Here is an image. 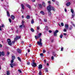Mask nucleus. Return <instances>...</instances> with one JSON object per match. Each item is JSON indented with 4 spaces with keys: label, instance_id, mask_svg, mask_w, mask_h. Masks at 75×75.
<instances>
[{
    "label": "nucleus",
    "instance_id": "nucleus-49",
    "mask_svg": "<svg viewBox=\"0 0 75 75\" xmlns=\"http://www.w3.org/2000/svg\"><path fill=\"white\" fill-rule=\"evenodd\" d=\"M44 22H45V23L47 22V19H44Z\"/></svg>",
    "mask_w": 75,
    "mask_h": 75
},
{
    "label": "nucleus",
    "instance_id": "nucleus-62",
    "mask_svg": "<svg viewBox=\"0 0 75 75\" xmlns=\"http://www.w3.org/2000/svg\"><path fill=\"white\" fill-rule=\"evenodd\" d=\"M30 62H28L27 63V65H30Z\"/></svg>",
    "mask_w": 75,
    "mask_h": 75
},
{
    "label": "nucleus",
    "instance_id": "nucleus-22",
    "mask_svg": "<svg viewBox=\"0 0 75 75\" xmlns=\"http://www.w3.org/2000/svg\"><path fill=\"white\" fill-rule=\"evenodd\" d=\"M27 6L29 8H31V6L29 4H27Z\"/></svg>",
    "mask_w": 75,
    "mask_h": 75
},
{
    "label": "nucleus",
    "instance_id": "nucleus-46",
    "mask_svg": "<svg viewBox=\"0 0 75 75\" xmlns=\"http://www.w3.org/2000/svg\"><path fill=\"white\" fill-rule=\"evenodd\" d=\"M24 21H22V25H24Z\"/></svg>",
    "mask_w": 75,
    "mask_h": 75
},
{
    "label": "nucleus",
    "instance_id": "nucleus-51",
    "mask_svg": "<svg viewBox=\"0 0 75 75\" xmlns=\"http://www.w3.org/2000/svg\"><path fill=\"white\" fill-rule=\"evenodd\" d=\"M39 42H42V39H41V38L40 39Z\"/></svg>",
    "mask_w": 75,
    "mask_h": 75
},
{
    "label": "nucleus",
    "instance_id": "nucleus-48",
    "mask_svg": "<svg viewBox=\"0 0 75 75\" xmlns=\"http://www.w3.org/2000/svg\"><path fill=\"white\" fill-rule=\"evenodd\" d=\"M61 25L62 26H64V23H62L61 24Z\"/></svg>",
    "mask_w": 75,
    "mask_h": 75
},
{
    "label": "nucleus",
    "instance_id": "nucleus-37",
    "mask_svg": "<svg viewBox=\"0 0 75 75\" xmlns=\"http://www.w3.org/2000/svg\"><path fill=\"white\" fill-rule=\"evenodd\" d=\"M18 40V39L17 38V37L15 38L14 39L15 41H17V40Z\"/></svg>",
    "mask_w": 75,
    "mask_h": 75
},
{
    "label": "nucleus",
    "instance_id": "nucleus-52",
    "mask_svg": "<svg viewBox=\"0 0 75 75\" xmlns=\"http://www.w3.org/2000/svg\"><path fill=\"white\" fill-rule=\"evenodd\" d=\"M1 27H4V24H2V26H1Z\"/></svg>",
    "mask_w": 75,
    "mask_h": 75
},
{
    "label": "nucleus",
    "instance_id": "nucleus-39",
    "mask_svg": "<svg viewBox=\"0 0 75 75\" xmlns=\"http://www.w3.org/2000/svg\"><path fill=\"white\" fill-rule=\"evenodd\" d=\"M15 42H16L15 41L13 40L12 41V43L13 44H14V43H15Z\"/></svg>",
    "mask_w": 75,
    "mask_h": 75
},
{
    "label": "nucleus",
    "instance_id": "nucleus-30",
    "mask_svg": "<svg viewBox=\"0 0 75 75\" xmlns=\"http://www.w3.org/2000/svg\"><path fill=\"white\" fill-rule=\"evenodd\" d=\"M34 23V20L32 19V20L31 21V24H33Z\"/></svg>",
    "mask_w": 75,
    "mask_h": 75
},
{
    "label": "nucleus",
    "instance_id": "nucleus-41",
    "mask_svg": "<svg viewBox=\"0 0 75 75\" xmlns=\"http://www.w3.org/2000/svg\"><path fill=\"white\" fill-rule=\"evenodd\" d=\"M45 71L46 72H48V69H47V68H46L45 69Z\"/></svg>",
    "mask_w": 75,
    "mask_h": 75
},
{
    "label": "nucleus",
    "instance_id": "nucleus-20",
    "mask_svg": "<svg viewBox=\"0 0 75 75\" xmlns=\"http://www.w3.org/2000/svg\"><path fill=\"white\" fill-rule=\"evenodd\" d=\"M10 71H7L6 72V75H10Z\"/></svg>",
    "mask_w": 75,
    "mask_h": 75
},
{
    "label": "nucleus",
    "instance_id": "nucleus-4",
    "mask_svg": "<svg viewBox=\"0 0 75 75\" xmlns=\"http://www.w3.org/2000/svg\"><path fill=\"white\" fill-rule=\"evenodd\" d=\"M47 7H50V8L53 11H55V9L54 6H51V5H49V6H47Z\"/></svg>",
    "mask_w": 75,
    "mask_h": 75
},
{
    "label": "nucleus",
    "instance_id": "nucleus-27",
    "mask_svg": "<svg viewBox=\"0 0 75 75\" xmlns=\"http://www.w3.org/2000/svg\"><path fill=\"white\" fill-rule=\"evenodd\" d=\"M39 7H40V8H42V5H41V4H39Z\"/></svg>",
    "mask_w": 75,
    "mask_h": 75
},
{
    "label": "nucleus",
    "instance_id": "nucleus-15",
    "mask_svg": "<svg viewBox=\"0 0 75 75\" xmlns=\"http://www.w3.org/2000/svg\"><path fill=\"white\" fill-rule=\"evenodd\" d=\"M21 6H22V9H24V5L23 4H21Z\"/></svg>",
    "mask_w": 75,
    "mask_h": 75
},
{
    "label": "nucleus",
    "instance_id": "nucleus-10",
    "mask_svg": "<svg viewBox=\"0 0 75 75\" xmlns=\"http://www.w3.org/2000/svg\"><path fill=\"white\" fill-rule=\"evenodd\" d=\"M42 65L41 64H40L39 65V67H38V68L40 69H42Z\"/></svg>",
    "mask_w": 75,
    "mask_h": 75
},
{
    "label": "nucleus",
    "instance_id": "nucleus-26",
    "mask_svg": "<svg viewBox=\"0 0 75 75\" xmlns=\"http://www.w3.org/2000/svg\"><path fill=\"white\" fill-rule=\"evenodd\" d=\"M71 12L72 13H74V10L72 9H71Z\"/></svg>",
    "mask_w": 75,
    "mask_h": 75
},
{
    "label": "nucleus",
    "instance_id": "nucleus-54",
    "mask_svg": "<svg viewBox=\"0 0 75 75\" xmlns=\"http://www.w3.org/2000/svg\"><path fill=\"white\" fill-rule=\"evenodd\" d=\"M63 50H64V48L63 47H62L61 48V51H63Z\"/></svg>",
    "mask_w": 75,
    "mask_h": 75
},
{
    "label": "nucleus",
    "instance_id": "nucleus-7",
    "mask_svg": "<svg viewBox=\"0 0 75 75\" xmlns=\"http://www.w3.org/2000/svg\"><path fill=\"white\" fill-rule=\"evenodd\" d=\"M65 28L67 30H68V28H69V25H68V24H65Z\"/></svg>",
    "mask_w": 75,
    "mask_h": 75
},
{
    "label": "nucleus",
    "instance_id": "nucleus-25",
    "mask_svg": "<svg viewBox=\"0 0 75 75\" xmlns=\"http://www.w3.org/2000/svg\"><path fill=\"white\" fill-rule=\"evenodd\" d=\"M53 55L54 56V57H56V54L55 53V52H53Z\"/></svg>",
    "mask_w": 75,
    "mask_h": 75
},
{
    "label": "nucleus",
    "instance_id": "nucleus-13",
    "mask_svg": "<svg viewBox=\"0 0 75 75\" xmlns=\"http://www.w3.org/2000/svg\"><path fill=\"white\" fill-rule=\"evenodd\" d=\"M7 15L8 16V17H10V13L8 11H7Z\"/></svg>",
    "mask_w": 75,
    "mask_h": 75
},
{
    "label": "nucleus",
    "instance_id": "nucleus-31",
    "mask_svg": "<svg viewBox=\"0 0 75 75\" xmlns=\"http://www.w3.org/2000/svg\"><path fill=\"white\" fill-rule=\"evenodd\" d=\"M16 37L18 39H20L21 38V36H17Z\"/></svg>",
    "mask_w": 75,
    "mask_h": 75
},
{
    "label": "nucleus",
    "instance_id": "nucleus-61",
    "mask_svg": "<svg viewBox=\"0 0 75 75\" xmlns=\"http://www.w3.org/2000/svg\"><path fill=\"white\" fill-rule=\"evenodd\" d=\"M1 26H0V31H1L2 30H1Z\"/></svg>",
    "mask_w": 75,
    "mask_h": 75
},
{
    "label": "nucleus",
    "instance_id": "nucleus-23",
    "mask_svg": "<svg viewBox=\"0 0 75 75\" xmlns=\"http://www.w3.org/2000/svg\"><path fill=\"white\" fill-rule=\"evenodd\" d=\"M42 4L44 7H45V2H42Z\"/></svg>",
    "mask_w": 75,
    "mask_h": 75
},
{
    "label": "nucleus",
    "instance_id": "nucleus-59",
    "mask_svg": "<svg viewBox=\"0 0 75 75\" xmlns=\"http://www.w3.org/2000/svg\"><path fill=\"white\" fill-rule=\"evenodd\" d=\"M63 35H64L65 36H66V35H67V33H63Z\"/></svg>",
    "mask_w": 75,
    "mask_h": 75
},
{
    "label": "nucleus",
    "instance_id": "nucleus-38",
    "mask_svg": "<svg viewBox=\"0 0 75 75\" xmlns=\"http://www.w3.org/2000/svg\"><path fill=\"white\" fill-rule=\"evenodd\" d=\"M18 71H19V73H22V71H21V70H20V69H18Z\"/></svg>",
    "mask_w": 75,
    "mask_h": 75
},
{
    "label": "nucleus",
    "instance_id": "nucleus-32",
    "mask_svg": "<svg viewBox=\"0 0 75 75\" xmlns=\"http://www.w3.org/2000/svg\"><path fill=\"white\" fill-rule=\"evenodd\" d=\"M35 39L36 40H37V39H38V36H35Z\"/></svg>",
    "mask_w": 75,
    "mask_h": 75
},
{
    "label": "nucleus",
    "instance_id": "nucleus-64",
    "mask_svg": "<svg viewBox=\"0 0 75 75\" xmlns=\"http://www.w3.org/2000/svg\"><path fill=\"white\" fill-rule=\"evenodd\" d=\"M33 2H35V0H31Z\"/></svg>",
    "mask_w": 75,
    "mask_h": 75
},
{
    "label": "nucleus",
    "instance_id": "nucleus-14",
    "mask_svg": "<svg viewBox=\"0 0 75 75\" xmlns=\"http://www.w3.org/2000/svg\"><path fill=\"white\" fill-rule=\"evenodd\" d=\"M41 35H42V33H39V34L38 35V38H40V37H41Z\"/></svg>",
    "mask_w": 75,
    "mask_h": 75
},
{
    "label": "nucleus",
    "instance_id": "nucleus-29",
    "mask_svg": "<svg viewBox=\"0 0 75 75\" xmlns=\"http://www.w3.org/2000/svg\"><path fill=\"white\" fill-rule=\"evenodd\" d=\"M39 74L40 75H42V73H41V70H40V72L39 73Z\"/></svg>",
    "mask_w": 75,
    "mask_h": 75
},
{
    "label": "nucleus",
    "instance_id": "nucleus-19",
    "mask_svg": "<svg viewBox=\"0 0 75 75\" xmlns=\"http://www.w3.org/2000/svg\"><path fill=\"white\" fill-rule=\"evenodd\" d=\"M72 28H73L72 26V25H70V27L69 28V30H71Z\"/></svg>",
    "mask_w": 75,
    "mask_h": 75
},
{
    "label": "nucleus",
    "instance_id": "nucleus-35",
    "mask_svg": "<svg viewBox=\"0 0 75 75\" xmlns=\"http://www.w3.org/2000/svg\"><path fill=\"white\" fill-rule=\"evenodd\" d=\"M11 64H13V62H14V60L12 59V60H11Z\"/></svg>",
    "mask_w": 75,
    "mask_h": 75
},
{
    "label": "nucleus",
    "instance_id": "nucleus-56",
    "mask_svg": "<svg viewBox=\"0 0 75 75\" xmlns=\"http://www.w3.org/2000/svg\"><path fill=\"white\" fill-rule=\"evenodd\" d=\"M47 2H48V4H51V1H49Z\"/></svg>",
    "mask_w": 75,
    "mask_h": 75
},
{
    "label": "nucleus",
    "instance_id": "nucleus-40",
    "mask_svg": "<svg viewBox=\"0 0 75 75\" xmlns=\"http://www.w3.org/2000/svg\"><path fill=\"white\" fill-rule=\"evenodd\" d=\"M51 59L52 60H54V56H52L51 57Z\"/></svg>",
    "mask_w": 75,
    "mask_h": 75
},
{
    "label": "nucleus",
    "instance_id": "nucleus-6",
    "mask_svg": "<svg viewBox=\"0 0 75 75\" xmlns=\"http://www.w3.org/2000/svg\"><path fill=\"white\" fill-rule=\"evenodd\" d=\"M37 44L38 45H40V46H41V47H42V42H41L39 41L37 42Z\"/></svg>",
    "mask_w": 75,
    "mask_h": 75
},
{
    "label": "nucleus",
    "instance_id": "nucleus-58",
    "mask_svg": "<svg viewBox=\"0 0 75 75\" xmlns=\"http://www.w3.org/2000/svg\"><path fill=\"white\" fill-rule=\"evenodd\" d=\"M40 56H43V53H41L40 54Z\"/></svg>",
    "mask_w": 75,
    "mask_h": 75
},
{
    "label": "nucleus",
    "instance_id": "nucleus-5",
    "mask_svg": "<svg viewBox=\"0 0 75 75\" xmlns=\"http://www.w3.org/2000/svg\"><path fill=\"white\" fill-rule=\"evenodd\" d=\"M1 55H2V56L4 55V51H2V52H0V57H1Z\"/></svg>",
    "mask_w": 75,
    "mask_h": 75
},
{
    "label": "nucleus",
    "instance_id": "nucleus-11",
    "mask_svg": "<svg viewBox=\"0 0 75 75\" xmlns=\"http://www.w3.org/2000/svg\"><path fill=\"white\" fill-rule=\"evenodd\" d=\"M71 5V3L70 2H68L66 4L67 6H69Z\"/></svg>",
    "mask_w": 75,
    "mask_h": 75
},
{
    "label": "nucleus",
    "instance_id": "nucleus-50",
    "mask_svg": "<svg viewBox=\"0 0 75 75\" xmlns=\"http://www.w3.org/2000/svg\"><path fill=\"white\" fill-rule=\"evenodd\" d=\"M45 52H46V51L45 50H43V53H45Z\"/></svg>",
    "mask_w": 75,
    "mask_h": 75
},
{
    "label": "nucleus",
    "instance_id": "nucleus-3",
    "mask_svg": "<svg viewBox=\"0 0 75 75\" xmlns=\"http://www.w3.org/2000/svg\"><path fill=\"white\" fill-rule=\"evenodd\" d=\"M7 42H8V44L10 46H12V43H11V40L10 39H7Z\"/></svg>",
    "mask_w": 75,
    "mask_h": 75
},
{
    "label": "nucleus",
    "instance_id": "nucleus-63",
    "mask_svg": "<svg viewBox=\"0 0 75 75\" xmlns=\"http://www.w3.org/2000/svg\"><path fill=\"white\" fill-rule=\"evenodd\" d=\"M18 30H16V33H18Z\"/></svg>",
    "mask_w": 75,
    "mask_h": 75
},
{
    "label": "nucleus",
    "instance_id": "nucleus-16",
    "mask_svg": "<svg viewBox=\"0 0 75 75\" xmlns=\"http://www.w3.org/2000/svg\"><path fill=\"white\" fill-rule=\"evenodd\" d=\"M40 13L41 14H42L43 15H44V14H45L44 12L42 11H40Z\"/></svg>",
    "mask_w": 75,
    "mask_h": 75
},
{
    "label": "nucleus",
    "instance_id": "nucleus-43",
    "mask_svg": "<svg viewBox=\"0 0 75 75\" xmlns=\"http://www.w3.org/2000/svg\"><path fill=\"white\" fill-rule=\"evenodd\" d=\"M45 30L46 31H48V27L47 26L46 27V28Z\"/></svg>",
    "mask_w": 75,
    "mask_h": 75
},
{
    "label": "nucleus",
    "instance_id": "nucleus-12",
    "mask_svg": "<svg viewBox=\"0 0 75 75\" xmlns=\"http://www.w3.org/2000/svg\"><path fill=\"white\" fill-rule=\"evenodd\" d=\"M17 51L19 54H21V50H20L19 49H18L17 50Z\"/></svg>",
    "mask_w": 75,
    "mask_h": 75
},
{
    "label": "nucleus",
    "instance_id": "nucleus-47",
    "mask_svg": "<svg viewBox=\"0 0 75 75\" xmlns=\"http://www.w3.org/2000/svg\"><path fill=\"white\" fill-rule=\"evenodd\" d=\"M72 18H74L75 15L74 14H72Z\"/></svg>",
    "mask_w": 75,
    "mask_h": 75
},
{
    "label": "nucleus",
    "instance_id": "nucleus-18",
    "mask_svg": "<svg viewBox=\"0 0 75 75\" xmlns=\"http://www.w3.org/2000/svg\"><path fill=\"white\" fill-rule=\"evenodd\" d=\"M54 36L57 37V33L55 32L54 33Z\"/></svg>",
    "mask_w": 75,
    "mask_h": 75
},
{
    "label": "nucleus",
    "instance_id": "nucleus-28",
    "mask_svg": "<svg viewBox=\"0 0 75 75\" xmlns=\"http://www.w3.org/2000/svg\"><path fill=\"white\" fill-rule=\"evenodd\" d=\"M71 24H72L74 26V27H75V24H74V23H73V22H72V21H71Z\"/></svg>",
    "mask_w": 75,
    "mask_h": 75
},
{
    "label": "nucleus",
    "instance_id": "nucleus-34",
    "mask_svg": "<svg viewBox=\"0 0 75 75\" xmlns=\"http://www.w3.org/2000/svg\"><path fill=\"white\" fill-rule=\"evenodd\" d=\"M18 59L21 62V59L19 57H18Z\"/></svg>",
    "mask_w": 75,
    "mask_h": 75
},
{
    "label": "nucleus",
    "instance_id": "nucleus-2",
    "mask_svg": "<svg viewBox=\"0 0 75 75\" xmlns=\"http://www.w3.org/2000/svg\"><path fill=\"white\" fill-rule=\"evenodd\" d=\"M33 62L31 63V65L33 67H37V64L36 63H35V60L34 59H33L32 60Z\"/></svg>",
    "mask_w": 75,
    "mask_h": 75
},
{
    "label": "nucleus",
    "instance_id": "nucleus-1",
    "mask_svg": "<svg viewBox=\"0 0 75 75\" xmlns=\"http://www.w3.org/2000/svg\"><path fill=\"white\" fill-rule=\"evenodd\" d=\"M47 9L48 11L49 15V16H51V11L52 10L51 8V7H50V6L47 7Z\"/></svg>",
    "mask_w": 75,
    "mask_h": 75
},
{
    "label": "nucleus",
    "instance_id": "nucleus-42",
    "mask_svg": "<svg viewBox=\"0 0 75 75\" xmlns=\"http://www.w3.org/2000/svg\"><path fill=\"white\" fill-rule=\"evenodd\" d=\"M63 31L64 32H67V29H64Z\"/></svg>",
    "mask_w": 75,
    "mask_h": 75
},
{
    "label": "nucleus",
    "instance_id": "nucleus-57",
    "mask_svg": "<svg viewBox=\"0 0 75 75\" xmlns=\"http://www.w3.org/2000/svg\"><path fill=\"white\" fill-rule=\"evenodd\" d=\"M7 54L8 55L10 54V53L9 52H7Z\"/></svg>",
    "mask_w": 75,
    "mask_h": 75
},
{
    "label": "nucleus",
    "instance_id": "nucleus-8",
    "mask_svg": "<svg viewBox=\"0 0 75 75\" xmlns=\"http://www.w3.org/2000/svg\"><path fill=\"white\" fill-rule=\"evenodd\" d=\"M10 65L11 66V68H13V66H16V64H11V63L10 64Z\"/></svg>",
    "mask_w": 75,
    "mask_h": 75
},
{
    "label": "nucleus",
    "instance_id": "nucleus-33",
    "mask_svg": "<svg viewBox=\"0 0 75 75\" xmlns=\"http://www.w3.org/2000/svg\"><path fill=\"white\" fill-rule=\"evenodd\" d=\"M59 31H58V30H56L55 31V32H55V33H58V32H59Z\"/></svg>",
    "mask_w": 75,
    "mask_h": 75
},
{
    "label": "nucleus",
    "instance_id": "nucleus-36",
    "mask_svg": "<svg viewBox=\"0 0 75 75\" xmlns=\"http://www.w3.org/2000/svg\"><path fill=\"white\" fill-rule=\"evenodd\" d=\"M10 23H11V18H9L8 20Z\"/></svg>",
    "mask_w": 75,
    "mask_h": 75
},
{
    "label": "nucleus",
    "instance_id": "nucleus-55",
    "mask_svg": "<svg viewBox=\"0 0 75 75\" xmlns=\"http://www.w3.org/2000/svg\"><path fill=\"white\" fill-rule=\"evenodd\" d=\"M49 32L50 33H52V31L51 30H49Z\"/></svg>",
    "mask_w": 75,
    "mask_h": 75
},
{
    "label": "nucleus",
    "instance_id": "nucleus-44",
    "mask_svg": "<svg viewBox=\"0 0 75 75\" xmlns=\"http://www.w3.org/2000/svg\"><path fill=\"white\" fill-rule=\"evenodd\" d=\"M62 36L63 35H60V38H62Z\"/></svg>",
    "mask_w": 75,
    "mask_h": 75
},
{
    "label": "nucleus",
    "instance_id": "nucleus-17",
    "mask_svg": "<svg viewBox=\"0 0 75 75\" xmlns=\"http://www.w3.org/2000/svg\"><path fill=\"white\" fill-rule=\"evenodd\" d=\"M26 18L27 19H30V15H27L26 16Z\"/></svg>",
    "mask_w": 75,
    "mask_h": 75
},
{
    "label": "nucleus",
    "instance_id": "nucleus-53",
    "mask_svg": "<svg viewBox=\"0 0 75 75\" xmlns=\"http://www.w3.org/2000/svg\"><path fill=\"white\" fill-rule=\"evenodd\" d=\"M19 27L20 28H22V27H23V25H20Z\"/></svg>",
    "mask_w": 75,
    "mask_h": 75
},
{
    "label": "nucleus",
    "instance_id": "nucleus-45",
    "mask_svg": "<svg viewBox=\"0 0 75 75\" xmlns=\"http://www.w3.org/2000/svg\"><path fill=\"white\" fill-rule=\"evenodd\" d=\"M56 4L57 6H59V2L58 1H56Z\"/></svg>",
    "mask_w": 75,
    "mask_h": 75
},
{
    "label": "nucleus",
    "instance_id": "nucleus-9",
    "mask_svg": "<svg viewBox=\"0 0 75 75\" xmlns=\"http://www.w3.org/2000/svg\"><path fill=\"white\" fill-rule=\"evenodd\" d=\"M11 18L12 20H14L15 19V16L14 15H12L11 16Z\"/></svg>",
    "mask_w": 75,
    "mask_h": 75
},
{
    "label": "nucleus",
    "instance_id": "nucleus-60",
    "mask_svg": "<svg viewBox=\"0 0 75 75\" xmlns=\"http://www.w3.org/2000/svg\"><path fill=\"white\" fill-rule=\"evenodd\" d=\"M64 10L65 12H67V9H66V8L64 9Z\"/></svg>",
    "mask_w": 75,
    "mask_h": 75
},
{
    "label": "nucleus",
    "instance_id": "nucleus-21",
    "mask_svg": "<svg viewBox=\"0 0 75 75\" xmlns=\"http://www.w3.org/2000/svg\"><path fill=\"white\" fill-rule=\"evenodd\" d=\"M15 58H16V57H15V56H12V59L14 60V59H15Z\"/></svg>",
    "mask_w": 75,
    "mask_h": 75
},
{
    "label": "nucleus",
    "instance_id": "nucleus-24",
    "mask_svg": "<svg viewBox=\"0 0 75 75\" xmlns=\"http://www.w3.org/2000/svg\"><path fill=\"white\" fill-rule=\"evenodd\" d=\"M30 31L32 32H34V30L33 29V28H31L30 29Z\"/></svg>",
    "mask_w": 75,
    "mask_h": 75
}]
</instances>
